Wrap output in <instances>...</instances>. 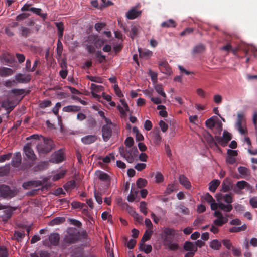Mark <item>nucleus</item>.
<instances>
[{
    "label": "nucleus",
    "mask_w": 257,
    "mask_h": 257,
    "mask_svg": "<svg viewBox=\"0 0 257 257\" xmlns=\"http://www.w3.org/2000/svg\"><path fill=\"white\" fill-rule=\"evenodd\" d=\"M204 47L203 45H198L194 47L193 52L194 53H199L203 52Z\"/></svg>",
    "instance_id": "obj_56"
},
{
    "label": "nucleus",
    "mask_w": 257,
    "mask_h": 257,
    "mask_svg": "<svg viewBox=\"0 0 257 257\" xmlns=\"http://www.w3.org/2000/svg\"><path fill=\"white\" fill-rule=\"evenodd\" d=\"M184 248L186 251L196 252L197 248L192 242L186 241L184 245Z\"/></svg>",
    "instance_id": "obj_25"
},
{
    "label": "nucleus",
    "mask_w": 257,
    "mask_h": 257,
    "mask_svg": "<svg viewBox=\"0 0 257 257\" xmlns=\"http://www.w3.org/2000/svg\"><path fill=\"white\" fill-rule=\"evenodd\" d=\"M115 159L113 153H110L102 159V161L105 163H108L111 160H114Z\"/></svg>",
    "instance_id": "obj_48"
},
{
    "label": "nucleus",
    "mask_w": 257,
    "mask_h": 257,
    "mask_svg": "<svg viewBox=\"0 0 257 257\" xmlns=\"http://www.w3.org/2000/svg\"><path fill=\"white\" fill-rule=\"evenodd\" d=\"M237 170L241 178H246L247 177L250 176L251 170L246 167L240 166L238 168Z\"/></svg>",
    "instance_id": "obj_16"
},
{
    "label": "nucleus",
    "mask_w": 257,
    "mask_h": 257,
    "mask_svg": "<svg viewBox=\"0 0 257 257\" xmlns=\"http://www.w3.org/2000/svg\"><path fill=\"white\" fill-rule=\"evenodd\" d=\"M176 25V22L172 19H169L164 21L161 25V27L164 28L175 27Z\"/></svg>",
    "instance_id": "obj_31"
},
{
    "label": "nucleus",
    "mask_w": 257,
    "mask_h": 257,
    "mask_svg": "<svg viewBox=\"0 0 257 257\" xmlns=\"http://www.w3.org/2000/svg\"><path fill=\"white\" fill-rule=\"evenodd\" d=\"M2 106L9 112L11 111L14 107L13 106L10 105V102L8 101L3 102Z\"/></svg>",
    "instance_id": "obj_58"
},
{
    "label": "nucleus",
    "mask_w": 257,
    "mask_h": 257,
    "mask_svg": "<svg viewBox=\"0 0 257 257\" xmlns=\"http://www.w3.org/2000/svg\"><path fill=\"white\" fill-rule=\"evenodd\" d=\"M219 208L225 212H229L232 210L233 207L231 204H224L222 202H219Z\"/></svg>",
    "instance_id": "obj_32"
},
{
    "label": "nucleus",
    "mask_w": 257,
    "mask_h": 257,
    "mask_svg": "<svg viewBox=\"0 0 257 257\" xmlns=\"http://www.w3.org/2000/svg\"><path fill=\"white\" fill-rule=\"evenodd\" d=\"M120 102H121V104L123 105V106L124 107V109H123L120 105H118L117 106V108L120 112V113L123 115H124L126 114L125 112L129 111V107L126 102H125V99H121Z\"/></svg>",
    "instance_id": "obj_23"
},
{
    "label": "nucleus",
    "mask_w": 257,
    "mask_h": 257,
    "mask_svg": "<svg viewBox=\"0 0 257 257\" xmlns=\"http://www.w3.org/2000/svg\"><path fill=\"white\" fill-rule=\"evenodd\" d=\"M79 237V232L75 228H70L67 230L64 241L65 243L71 244L75 243Z\"/></svg>",
    "instance_id": "obj_3"
},
{
    "label": "nucleus",
    "mask_w": 257,
    "mask_h": 257,
    "mask_svg": "<svg viewBox=\"0 0 257 257\" xmlns=\"http://www.w3.org/2000/svg\"><path fill=\"white\" fill-rule=\"evenodd\" d=\"M95 175L99 180L105 182L108 184L110 183V176L105 172L100 170H98L95 172Z\"/></svg>",
    "instance_id": "obj_14"
},
{
    "label": "nucleus",
    "mask_w": 257,
    "mask_h": 257,
    "mask_svg": "<svg viewBox=\"0 0 257 257\" xmlns=\"http://www.w3.org/2000/svg\"><path fill=\"white\" fill-rule=\"evenodd\" d=\"M55 25L58 29V36L59 39L62 38L64 30V24L62 22L55 23Z\"/></svg>",
    "instance_id": "obj_27"
},
{
    "label": "nucleus",
    "mask_w": 257,
    "mask_h": 257,
    "mask_svg": "<svg viewBox=\"0 0 257 257\" xmlns=\"http://www.w3.org/2000/svg\"><path fill=\"white\" fill-rule=\"evenodd\" d=\"M76 186L75 181L74 180L68 181L64 186V188L67 191L72 190Z\"/></svg>",
    "instance_id": "obj_37"
},
{
    "label": "nucleus",
    "mask_w": 257,
    "mask_h": 257,
    "mask_svg": "<svg viewBox=\"0 0 257 257\" xmlns=\"http://www.w3.org/2000/svg\"><path fill=\"white\" fill-rule=\"evenodd\" d=\"M17 194L15 189L11 188L6 185H0V196L5 199H11L15 197Z\"/></svg>",
    "instance_id": "obj_4"
},
{
    "label": "nucleus",
    "mask_w": 257,
    "mask_h": 257,
    "mask_svg": "<svg viewBox=\"0 0 257 257\" xmlns=\"http://www.w3.org/2000/svg\"><path fill=\"white\" fill-rule=\"evenodd\" d=\"M30 11L33 13L39 15L44 19L46 18L47 14L41 13L42 10L40 8H36L34 7L30 8Z\"/></svg>",
    "instance_id": "obj_38"
},
{
    "label": "nucleus",
    "mask_w": 257,
    "mask_h": 257,
    "mask_svg": "<svg viewBox=\"0 0 257 257\" xmlns=\"http://www.w3.org/2000/svg\"><path fill=\"white\" fill-rule=\"evenodd\" d=\"M175 235V230L169 227L164 228L163 231V235L162 238L164 242L169 241L170 239H172L173 237Z\"/></svg>",
    "instance_id": "obj_10"
},
{
    "label": "nucleus",
    "mask_w": 257,
    "mask_h": 257,
    "mask_svg": "<svg viewBox=\"0 0 257 257\" xmlns=\"http://www.w3.org/2000/svg\"><path fill=\"white\" fill-rule=\"evenodd\" d=\"M176 190V187L174 184H169L165 191V193L168 195Z\"/></svg>",
    "instance_id": "obj_55"
},
{
    "label": "nucleus",
    "mask_w": 257,
    "mask_h": 257,
    "mask_svg": "<svg viewBox=\"0 0 257 257\" xmlns=\"http://www.w3.org/2000/svg\"><path fill=\"white\" fill-rule=\"evenodd\" d=\"M223 200L227 204H231L233 201L232 195L231 194H226L223 196Z\"/></svg>",
    "instance_id": "obj_50"
},
{
    "label": "nucleus",
    "mask_w": 257,
    "mask_h": 257,
    "mask_svg": "<svg viewBox=\"0 0 257 257\" xmlns=\"http://www.w3.org/2000/svg\"><path fill=\"white\" fill-rule=\"evenodd\" d=\"M138 27L137 26L133 25L132 26L131 28V31L130 32L129 36L132 39H134V38L137 36L138 35Z\"/></svg>",
    "instance_id": "obj_41"
},
{
    "label": "nucleus",
    "mask_w": 257,
    "mask_h": 257,
    "mask_svg": "<svg viewBox=\"0 0 257 257\" xmlns=\"http://www.w3.org/2000/svg\"><path fill=\"white\" fill-rule=\"evenodd\" d=\"M52 105L51 101L49 100H45L42 101L40 104V107L42 108H44Z\"/></svg>",
    "instance_id": "obj_61"
},
{
    "label": "nucleus",
    "mask_w": 257,
    "mask_h": 257,
    "mask_svg": "<svg viewBox=\"0 0 257 257\" xmlns=\"http://www.w3.org/2000/svg\"><path fill=\"white\" fill-rule=\"evenodd\" d=\"M202 198H203L205 201L209 203H210L211 202L214 201V199L212 196L209 193H205L204 196L202 197Z\"/></svg>",
    "instance_id": "obj_59"
},
{
    "label": "nucleus",
    "mask_w": 257,
    "mask_h": 257,
    "mask_svg": "<svg viewBox=\"0 0 257 257\" xmlns=\"http://www.w3.org/2000/svg\"><path fill=\"white\" fill-rule=\"evenodd\" d=\"M92 92H100L103 90V87L101 85H97L94 83H92L90 86Z\"/></svg>",
    "instance_id": "obj_46"
},
{
    "label": "nucleus",
    "mask_w": 257,
    "mask_h": 257,
    "mask_svg": "<svg viewBox=\"0 0 257 257\" xmlns=\"http://www.w3.org/2000/svg\"><path fill=\"white\" fill-rule=\"evenodd\" d=\"M152 139L156 144H158L161 142L162 138L160 135V131L158 129L152 132Z\"/></svg>",
    "instance_id": "obj_26"
},
{
    "label": "nucleus",
    "mask_w": 257,
    "mask_h": 257,
    "mask_svg": "<svg viewBox=\"0 0 257 257\" xmlns=\"http://www.w3.org/2000/svg\"><path fill=\"white\" fill-rule=\"evenodd\" d=\"M42 185L41 181H29L26 182H25L23 184V186L25 189H28L30 186H35V187H39Z\"/></svg>",
    "instance_id": "obj_22"
},
{
    "label": "nucleus",
    "mask_w": 257,
    "mask_h": 257,
    "mask_svg": "<svg viewBox=\"0 0 257 257\" xmlns=\"http://www.w3.org/2000/svg\"><path fill=\"white\" fill-rule=\"evenodd\" d=\"M222 189L221 191L224 192H228L230 190H232L234 188V184H233L232 181L230 178L225 179L221 184Z\"/></svg>",
    "instance_id": "obj_11"
},
{
    "label": "nucleus",
    "mask_w": 257,
    "mask_h": 257,
    "mask_svg": "<svg viewBox=\"0 0 257 257\" xmlns=\"http://www.w3.org/2000/svg\"><path fill=\"white\" fill-rule=\"evenodd\" d=\"M132 216L139 223H141L143 220V217L136 213L135 211H133Z\"/></svg>",
    "instance_id": "obj_60"
},
{
    "label": "nucleus",
    "mask_w": 257,
    "mask_h": 257,
    "mask_svg": "<svg viewBox=\"0 0 257 257\" xmlns=\"http://www.w3.org/2000/svg\"><path fill=\"white\" fill-rule=\"evenodd\" d=\"M179 180L180 183L186 189H190L191 187V183L185 176L184 175H180L179 177Z\"/></svg>",
    "instance_id": "obj_18"
},
{
    "label": "nucleus",
    "mask_w": 257,
    "mask_h": 257,
    "mask_svg": "<svg viewBox=\"0 0 257 257\" xmlns=\"http://www.w3.org/2000/svg\"><path fill=\"white\" fill-rule=\"evenodd\" d=\"M94 197L96 201L99 204H101L102 203V194L101 193L97 192L96 190H95Z\"/></svg>",
    "instance_id": "obj_54"
},
{
    "label": "nucleus",
    "mask_w": 257,
    "mask_h": 257,
    "mask_svg": "<svg viewBox=\"0 0 257 257\" xmlns=\"http://www.w3.org/2000/svg\"><path fill=\"white\" fill-rule=\"evenodd\" d=\"M134 139L131 137H128L126 138L124 141V144L126 145V146L131 148L134 145Z\"/></svg>",
    "instance_id": "obj_57"
},
{
    "label": "nucleus",
    "mask_w": 257,
    "mask_h": 257,
    "mask_svg": "<svg viewBox=\"0 0 257 257\" xmlns=\"http://www.w3.org/2000/svg\"><path fill=\"white\" fill-rule=\"evenodd\" d=\"M159 125L163 132H165L168 128V124L166 123L164 121L160 120Z\"/></svg>",
    "instance_id": "obj_64"
},
{
    "label": "nucleus",
    "mask_w": 257,
    "mask_h": 257,
    "mask_svg": "<svg viewBox=\"0 0 257 257\" xmlns=\"http://www.w3.org/2000/svg\"><path fill=\"white\" fill-rule=\"evenodd\" d=\"M49 239L51 244L56 246L59 242V234L58 233H52L49 236Z\"/></svg>",
    "instance_id": "obj_24"
},
{
    "label": "nucleus",
    "mask_w": 257,
    "mask_h": 257,
    "mask_svg": "<svg viewBox=\"0 0 257 257\" xmlns=\"http://www.w3.org/2000/svg\"><path fill=\"white\" fill-rule=\"evenodd\" d=\"M140 211L145 215L147 214V203L145 201H141L140 203Z\"/></svg>",
    "instance_id": "obj_52"
},
{
    "label": "nucleus",
    "mask_w": 257,
    "mask_h": 257,
    "mask_svg": "<svg viewBox=\"0 0 257 257\" xmlns=\"http://www.w3.org/2000/svg\"><path fill=\"white\" fill-rule=\"evenodd\" d=\"M23 150L25 155L29 160V161L24 162L22 165V167L25 169L31 167L34 164V162L37 159V156L33 149L29 145L24 146Z\"/></svg>",
    "instance_id": "obj_2"
},
{
    "label": "nucleus",
    "mask_w": 257,
    "mask_h": 257,
    "mask_svg": "<svg viewBox=\"0 0 257 257\" xmlns=\"http://www.w3.org/2000/svg\"><path fill=\"white\" fill-rule=\"evenodd\" d=\"M140 5L138 4L132 7L125 14L126 17L129 20H133L139 17L142 13V11L138 10Z\"/></svg>",
    "instance_id": "obj_8"
},
{
    "label": "nucleus",
    "mask_w": 257,
    "mask_h": 257,
    "mask_svg": "<svg viewBox=\"0 0 257 257\" xmlns=\"http://www.w3.org/2000/svg\"><path fill=\"white\" fill-rule=\"evenodd\" d=\"M228 221L227 217L217 218L213 221V223L215 226H222L224 224L226 223Z\"/></svg>",
    "instance_id": "obj_30"
},
{
    "label": "nucleus",
    "mask_w": 257,
    "mask_h": 257,
    "mask_svg": "<svg viewBox=\"0 0 257 257\" xmlns=\"http://www.w3.org/2000/svg\"><path fill=\"white\" fill-rule=\"evenodd\" d=\"M172 239H170L169 241H165L164 243L165 245H167L168 248L171 250H175L178 249L179 246L176 243H172Z\"/></svg>",
    "instance_id": "obj_40"
},
{
    "label": "nucleus",
    "mask_w": 257,
    "mask_h": 257,
    "mask_svg": "<svg viewBox=\"0 0 257 257\" xmlns=\"http://www.w3.org/2000/svg\"><path fill=\"white\" fill-rule=\"evenodd\" d=\"M231 134L226 131L223 133L222 137L215 136V139L217 142L222 147L227 146L228 143L232 139Z\"/></svg>",
    "instance_id": "obj_6"
},
{
    "label": "nucleus",
    "mask_w": 257,
    "mask_h": 257,
    "mask_svg": "<svg viewBox=\"0 0 257 257\" xmlns=\"http://www.w3.org/2000/svg\"><path fill=\"white\" fill-rule=\"evenodd\" d=\"M152 234H153L152 230H150V231H149L148 230H146L143 237H142V238L140 243H144L146 241L149 240L151 238Z\"/></svg>",
    "instance_id": "obj_34"
},
{
    "label": "nucleus",
    "mask_w": 257,
    "mask_h": 257,
    "mask_svg": "<svg viewBox=\"0 0 257 257\" xmlns=\"http://www.w3.org/2000/svg\"><path fill=\"white\" fill-rule=\"evenodd\" d=\"M251 191L253 189L252 186L245 181L242 180L237 182L236 185H234L233 191L236 194H240L241 190L244 189Z\"/></svg>",
    "instance_id": "obj_5"
},
{
    "label": "nucleus",
    "mask_w": 257,
    "mask_h": 257,
    "mask_svg": "<svg viewBox=\"0 0 257 257\" xmlns=\"http://www.w3.org/2000/svg\"><path fill=\"white\" fill-rule=\"evenodd\" d=\"M21 34L22 36L26 38L29 36L31 34L30 29L28 28L25 27H21L20 28Z\"/></svg>",
    "instance_id": "obj_44"
},
{
    "label": "nucleus",
    "mask_w": 257,
    "mask_h": 257,
    "mask_svg": "<svg viewBox=\"0 0 257 257\" xmlns=\"http://www.w3.org/2000/svg\"><path fill=\"white\" fill-rule=\"evenodd\" d=\"M160 71L166 74L170 75L172 73V70L168 62L166 61H160L158 63Z\"/></svg>",
    "instance_id": "obj_13"
},
{
    "label": "nucleus",
    "mask_w": 257,
    "mask_h": 257,
    "mask_svg": "<svg viewBox=\"0 0 257 257\" xmlns=\"http://www.w3.org/2000/svg\"><path fill=\"white\" fill-rule=\"evenodd\" d=\"M22 157L20 152L15 153L14 157L11 161V164L14 167H19L21 163Z\"/></svg>",
    "instance_id": "obj_17"
},
{
    "label": "nucleus",
    "mask_w": 257,
    "mask_h": 257,
    "mask_svg": "<svg viewBox=\"0 0 257 257\" xmlns=\"http://www.w3.org/2000/svg\"><path fill=\"white\" fill-rule=\"evenodd\" d=\"M14 71L8 67L0 68V76L2 77H8L13 74Z\"/></svg>",
    "instance_id": "obj_19"
},
{
    "label": "nucleus",
    "mask_w": 257,
    "mask_h": 257,
    "mask_svg": "<svg viewBox=\"0 0 257 257\" xmlns=\"http://www.w3.org/2000/svg\"><path fill=\"white\" fill-rule=\"evenodd\" d=\"M16 80L20 83H26L30 81L31 78L30 75H27L24 76L21 73H19L15 76Z\"/></svg>",
    "instance_id": "obj_15"
},
{
    "label": "nucleus",
    "mask_w": 257,
    "mask_h": 257,
    "mask_svg": "<svg viewBox=\"0 0 257 257\" xmlns=\"http://www.w3.org/2000/svg\"><path fill=\"white\" fill-rule=\"evenodd\" d=\"M245 120L244 118V115L243 113H238L237 116V121L236 122V126L242 125L243 123L245 122Z\"/></svg>",
    "instance_id": "obj_35"
},
{
    "label": "nucleus",
    "mask_w": 257,
    "mask_h": 257,
    "mask_svg": "<svg viewBox=\"0 0 257 257\" xmlns=\"http://www.w3.org/2000/svg\"><path fill=\"white\" fill-rule=\"evenodd\" d=\"M138 152L136 147L126 149L124 158L128 163H132L134 161V157Z\"/></svg>",
    "instance_id": "obj_12"
},
{
    "label": "nucleus",
    "mask_w": 257,
    "mask_h": 257,
    "mask_svg": "<svg viewBox=\"0 0 257 257\" xmlns=\"http://www.w3.org/2000/svg\"><path fill=\"white\" fill-rule=\"evenodd\" d=\"M96 57L100 63H102L103 61L106 60L105 56L102 54V52L100 51H98L96 53Z\"/></svg>",
    "instance_id": "obj_51"
},
{
    "label": "nucleus",
    "mask_w": 257,
    "mask_h": 257,
    "mask_svg": "<svg viewBox=\"0 0 257 257\" xmlns=\"http://www.w3.org/2000/svg\"><path fill=\"white\" fill-rule=\"evenodd\" d=\"M155 89L156 91L160 95H161L163 98H166V95L165 93L164 92L163 89L161 85H156L155 87Z\"/></svg>",
    "instance_id": "obj_43"
},
{
    "label": "nucleus",
    "mask_w": 257,
    "mask_h": 257,
    "mask_svg": "<svg viewBox=\"0 0 257 257\" xmlns=\"http://www.w3.org/2000/svg\"><path fill=\"white\" fill-rule=\"evenodd\" d=\"M25 236L24 232L16 231L14 233V237L19 241L22 238Z\"/></svg>",
    "instance_id": "obj_62"
},
{
    "label": "nucleus",
    "mask_w": 257,
    "mask_h": 257,
    "mask_svg": "<svg viewBox=\"0 0 257 257\" xmlns=\"http://www.w3.org/2000/svg\"><path fill=\"white\" fill-rule=\"evenodd\" d=\"M147 181L146 179L143 178H139L136 182L137 185L139 188H142L146 186Z\"/></svg>",
    "instance_id": "obj_49"
},
{
    "label": "nucleus",
    "mask_w": 257,
    "mask_h": 257,
    "mask_svg": "<svg viewBox=\"0 0 257 257\" xmlns=\"http://www.w3.org/2000/svg\"><path fill=\"white\" fill-rule=\"evenodd\" d=\"M101 131L103 140L105 142H107L112 136V126L108 125H104L102 127Z\"/></svg>",
    "instance_id": "obj_9"
},
{
    "label": "nucleus",
    "mask_w": 257,
    "mask_h": 257,
    "mask_svg": "<svg viewBox=\"0 0 257 257\" xmlns=\"http://www.w3.org/2000/svg\"><path fill=\"white\" fill-rule=\"evenodd\" d=\"M247 229V226L244 224L240 227H232L229 229V232L231 233L239 232L241 231H244Z\"/></svg>",
    "instance_id": "obj_36"
},
{
    "label": "nucleus",
    "mask_w": 257,
    "mask_h": 257,
    "mask_svg": "<svg viewBox=\"0 0 257 257\" xmlns=\"http://www.w3.org/2000/svg\"><path fill=\"white\" fill-rule=\"evenodd\" d=\"M97 140L95 135H87L81 138L82 142L85 144H90Z\"/></svg>",
    "instance_id": "obj_21"
},
{
    "label": "nucleus",
    "mask_w": 257,
    "mask_h": 257,
    "mask_svg": "<svg viewBox=\"0 0 257 257\" xmlns=\"http://www.w3.org/2000/svg\"><path fill=\"white\" fill-rule=\"evenodd\" d=\"M139 249L141 251H144L146 253H149L152 251V247L151 245H146L144 243H139Z\"/></svg>",
    "instance_id": "obj_33"
},
{
    "label": "nucleus",
    "mask_w": 257,
    "mask_h": 257,
    "mask_svg": "<svg viewBox=\"0 0 257 257\" xmlns=\"http://www.w3.org/2000/svg\"><path fill=\"white\" fill-rule=\"evenodd\" d=\"M220 183V182L219 180H213L209 183V190L212 192H214Z\"/></svg>",
    "instance_id": "obj_29"
},
{
    "label": "nucleus",
    "mask_w": 257,
    "mask_h": 257,
    "mask_svg": "<svg viewBox=\"0 0 257 257\" xmlns=\"http://www.w3.org/2000/svg\"><path fill=\"white\" fill-rule=\"evenodd\" d=\"M87 78L91 81L102 83H103V79L100 77H96L92 76H87Z\"/></svg>",
    "instance_id": "obj_47"
},
{
    "label": "nucleus",
    "mask_w": 257,
    "mask_h": 257,
    "mask_svg": "<svg viewBox=\"0 0 257 257\" xmlns=\"http://www.w3.org/2000/svg\"><path fill=\"white\" fill-rule=\"evenodd\" d=\"M221 246V243L217 239H214L210 243V247L214 250H219Z\"/></svg>",
    "instance_id": "obj_39"
},
{
    "label": "nucleus",
    "mask_w": 257,
    "mask_h": 257,
    "mask_svg": "<svg viewBox=\"0 0 257 257\" xmlns=\"http://www.w3.org/2000/svg\"><path fill=\"white\" fill-rule=\"evenodd\" d=\"M64 151L63 149H61L54 152L51 155L50 161L54 163H59L62 162L64 160Z\"/></svg>",
    "instance_id": "obj_7"
},
{
    "label": "nucleus",
    "mask_w": 257,
    "mask_h": 257,
    "mask_svg": "<svg viewBox=\"0 0 257 257\" xmlns=\"http://www.w3.org/2000/svg\"><path fill=\"white\" fill-rule=\"evenodd\" d=\"M217 141H216L215 137L213 138L212 135H210L209 137L207 139V143L208 145L211 147H217L218 146L217 144Z\"/></svg>",
    "instance_id": "obj_45"
},
{
    "label": "nucleus",
    "mask_w": 257,
    "mask_h": 257,
    "mask_svg": "<svg viewBox=\"0 0 257 257\" xmlns=\"http://www.w3.org/2000/svg\"><path fill=\"white\" fill-rule=\"evenodd\" d=\"M71 205L73 208L77 209V208H83V207L85 206V204L84 203H82L78 201H73L71 202Z\"/></svg>",
    "instance_id": "obj_53"
},
{
    "label": "nucleus",
    "mask_w": 257,
    "mask_h": 257,
    "mask_svg": "<svg viewBox=\"0 0 257 257\" xmlns=\"http://www.w3.org/2000/svg\"><path fill=\"white\" fill-rule=\"evenodd\" d=\"M205 124L207 127L211 128L214 126L215 121L213 118H210L205 121Z\"/></svg>",
    "instance_id": "obj_63"
},
{
    "label": "nucleus",
    "mask_w": 257,
    "mask_h": 257,
    "mask_svg": "<svg viewBox=\"0 0 257 257\" xmlns=\"http://www.w3.org/2000/svg\"><path fill=\"white\" fill-rule=\"evenodd\" d=\"M15 208L11 207V209L10 210H7L4 211V214L2 216V218L3 221L6 222L9 219H10L13 214V211L15 210Z\"/></svg>",
    "instance_id": "obj_28"
},
{
    "label": "nucleus",
    "mask_w": 257,
    "mask_h": 257,
    "mask_svg": "<svg viewBox=\"0 0 257 257\" xmlns=\"http://www.w3.org/2000/svg\"><path fill=\"white\" fill-rule=\"evenodd\" d=\"M65 221V218L64 217H56L51 221L50 224L52 226H54L56 225H59Z\"/></svg>",
    "instance_id": "obj_42"
},
{
    "label": "nucleus",
    "mask_w": 257,
    "mask_h": 257,
    "mask_svg": "<svg viewBox=\"0 0 257 257\" xmlns=\"http://www.w3.org/2000/svg\"><path fill=\"white\" fill-rule=\"evenodd\" d=\"M43 141L36 146L39 155H45L50 152L55 147V144L51 139L43 137Z\"/></svg>",
    "instance_id": "obj_1"
},
{
    "label": "nucleus",
    "mask_w": 257,
    "mask_h": 257,
    "mask_svg": "<svg viewBox=\"0 0 257 257\" xmlns=\"http://www.w3.org/2000/svg\"><path fill=\"white\" fill-rule=\"evenodd\" d=\"M81 106L68 105L63 108V111L66 112H77L81 110Z\"/></svg>",
    "instance_id": "obj_20"
}]
</instances>
